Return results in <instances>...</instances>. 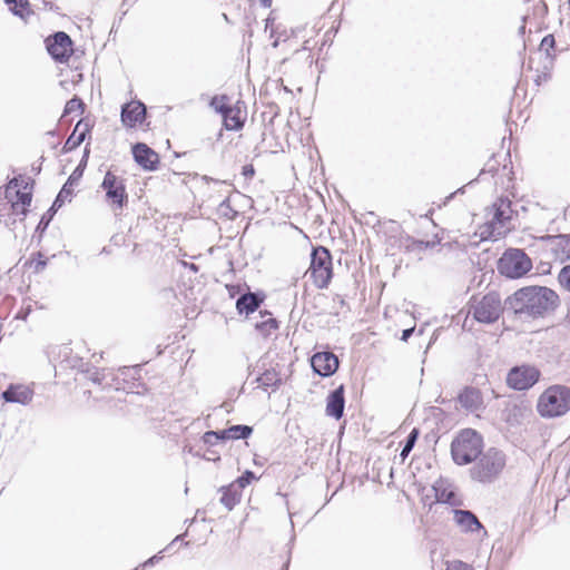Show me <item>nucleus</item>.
<instances>
[{
  "instance_id": "nucleus-1",
  "label": "nucleus",
  "mask_w": 570,
  "mask_h": 570,
  "mask_svg": "<svg viewBox=\"0 0 570 570\" xmlns=\"http://www.w3.org/2000/svg\"><path fill=\"white\" fill-rule=\"evenodd\" d=\"M559 295L547 286H524L505 299V307L522 318H538L553 312Z\"/></svg>"
},
{
  "instance_id": "nucleus-2",
  "label": "nucleus",
  "mask_w": 570,
  "mask_h": 570,
  "mask_svg": "<svg viewBox=\"0 0 570 570\" xmlns=\"http://www.w3.org/2000/svg\"><path fill=\"white\" fill-rule=\"evenodd\" d=\"M507 463L505 454L495 448L481 453L470 469L472 480L480 483H492L503 471Z\"/></svg>"
},
{
  "instance_id": "nucleus-3",
  "label": "nucleus",
  "mask_w": 570,
  "mask_h": 570,
  "mask_svg": "<svg viewBox=\"0 0 570 570\" xmlns=\"http://www.w3.org/2000/svg\"><path fill=\"white\" fill-rule=\"evenodd\" d=\"M483 450L482 436L472 429H465L451 443V455L459 465L474 462Z\"/></svg>"
},
{
  "instance_id": "nucleus-4",
  "label": "nucleus",
  "mask_w": 570,
  "mask_h": 570,
  "mask_svg": "<svg viewBox=\"0 0 570 570\" xmlns=\"http://www.w3.org/2000/svg\"><path fill=\"white\" fill-rule=\"evenodd\" d=\"M537 410L542 417H558L570 410V387L549 386L539 397Z\"/></svg>"
},
{
  "instance_id": "nucleus-5",
  "label": "nucleus",
  "mask_w": 570,
  "mask_h": 570,
  "mask_svg": "<svg viewBox=\"0 0 570 570\" xmlns=\"http://www.w3.org/2000/svg\"><path fill=\"white\" fill-rule=\"evenodd\" d=\"M307 272L317 288L323 289L328 286L333 277V267L331 252L326 247L318 246L312 249Z\"/></svg>"
},
{
  "instance_id": "nucleus-6",
  "label": "nucleus",
  "mask_w": 570,
  "mask_h": 570,
  "mask_svg": "<svg viewBox=\"0 0 570 570\" xmlns=\"http://www.w3.org/2000/svg\"><path fill=\"white\" fill-rule=\"evenodd\" d=\"M532 268L530 257L518 248H510L504 252L498 262V271L501 275L515 279L525 275Z\"/></svg>"
},
{
  "instance_id": "nucleus-7",
  "label": "nucleus",
  "mask_w": 570,
  "mask_h": 570,
  "mask_svg": "<svg viewBox=\"0 0 570 570\" xmlns=\"http://www.w3.org/2000/svg\"><path fill=\"white\" fill-rule=\"evenodd\" d=\"M100 187L106 191V200L111 209L117 213L128 203L125 180L108 170L102 179Z\"/></svg>"
},
{
  "instance_id": "nucleus-8",
  "label": "nucleus",
  "mask_w": 570,
  "mask_h": 570,
  "mask_svg": "<svg viewBox=\"0 0 570 570\" xmlns=\"http://www.w3.org/2000/svg\"><path fill=\"white\" fill-rule=\"evenodd\" d=\"M473 317L485 324H492L499 320L502 313L500 295L497 292H490L478 301L473 306Z\"/></svg>"
},
{
  "instance_id": "nucleus-9",
  "label": "nucleus",
  "mask_w": 570,
  "mask_h": 570,
  "mask_svg": "<svg viewBox=\"0 0 570 570\" xmlns=\"http://www.w3.org/2000/svg\"><path fill=\"white\" fill-rule=\"evenodd\" d=\"M540 379V371L530 365L512 367L507 375V384L515 391L531 389Z\"/></svg>"
},
{
  "instance_id": "nucleus-10",
  "label": "nucleus",
  "mask_w": 570,
  "mask_h": 570,
  "mask_svg": "<svg viewBox=\"0 0 570 570\" xmlns=\"http://www.w3.org/2000/svg\"><path fill=\"white\" fill-rule=\"evenodd\" d=\"M46 45L50 56L60 62L66 61L72 52V40L63 31L53 33L46 40Z\"/></svg>"
},
{
  "instance_id": "nucleus-11",
  "label": "nucleus",
  "mask_w": 570,
  "mask_h": 570,
  "mask_svg": "<svg viewBox=\"0 0 570 570\" xmlns=\"http://www.w3.org/2000/svg\"><path fill=\"white\" fill-rule=\"evenodd\" d=\"M313 371L322 377L332 376L338 368V358L333 352H318L311 358Z\"/></svg>"
},
{
  "instance_id": "nucleus-12",
  "label": "nucleus",
  "mask_w": 570,
  "mask_h": 570,
  "mask_svg": "<svg viewBox=\"0 0 570 570\" xmlns=\"http://www.w3.org/2000/svg\"><path fill=\"white\" fill-rule=\"evenodd\" d=\"M258 370H263L262 373L258 374V376L255 379V382L259 384V387L267 390L268 387H272L273 390H276L282 384V379L279 375V371L277 370L278 364L271 365L267 367V362L265 357H262L256 365Z\"/></svg>"
},
{
  "instance_id": "nucleus-13",
  "label": "nucleus",
  "mask_w": 570,
  "mask_h": 570,
  "mask_svg": "<svg viewBox=\"0 0 570 570\" xmlns=\"http://www.w3.org/2000/svg\"><path fill=\"white\" fill-rule=\"evenodd\" d=\"M120 117L125 127L135 128L145 120L146 106L138 100L127 102L121 107Z\"/></svg>"
},
{
  "instance_id": "nucleus-14",
  "label": "nucleus",
  "mask_w": 570,
  "mask_h": 570,
  "mask_svg": "<svg viewBox=\"0 0 570 570\" xmlns=\"http://www.w3.org/2000/svg\"><path fill=\"white\" fill-rule=\"evenodd\" d=\"M135 161L146 170H156L159 164L158 154L144 142L132 146Z\"/></svg>"
},
{
  "instance_id": "nucleus-15",
  "label": "nucleus",
  "mask_w": 570,
  "mask_h": 570,
  "mask_svg": "<svg viewBox=\"0 0 570 570\" xmlns=\"http://www.w3.org/2000/svg\"><path fill=\"white\" fill-rule=\"evenodd\" d=\"M345 389L341 384L333 390L326 397V415L335 420H340L344 414L345 409Z\"/></svg>"
},
{
  "instance_id": "nucleus-16",
  "label": "nucleus",
  "mask_w": 570,
  "mask_h": 570,
  "mask_svg": "<svg viewBox=\"0 0 570 570\" xmlns=\"http://www.w3.org/2000/svg\"><path fill=\"white\" fill-rule=\"evenodd\" d=\"M458 401L469 412H475L483 407L482 393L473 386L464 387L458 395Z\"/></svg>"
},
{
  "instance_id": "nucleus-17",
  "label": "nucleus",
  "mask_w": 570,
  "mask_h": 570,
  "mask_svg": "<svg viewBox=\"0 0 570 570\" xmlns=\"http://www.w3.org/2000/svg\"><path fill=\"white\" fill-rule=\"evenodd\" d=\"M454 521L463 532H476L484 530V527L479 521L478 517L470 510H453Z\"/></svg>"
},
{
  "instance_id": "nucleus-18",
  "label": "nucleus",
  "mask_w": 570,
  "mask_h": 570,
  "mask_svg": "<svg viewBox=\"0 0 570 570\" xmlns=\"http://www.w3.org/2000/svg\"><path fill=\"white\" fill-rule=\"evenodd\" d=\"M33 392L28 386L10 384L1 394L8 403L28 404L32 400Z\"/></svg>"
},
{
  "instance_id": "nucleus-19",
  "label": "nucleus",
  "mask_w": 570,
  "mask_h": 570,
  "mask_svg": "<svg viewBox=\"0 0 570 570\" xmlns=\"http://www.w3.org/2000/svg\"><path fill=\"white\" fill-rule=\"evenodd\" d=\"M265 295L256 292H248L242 294L236 301V308L239 314H250L254 313L261 304L264 302Z\"/></svg>"
},
{
  "instance_id": "nucleus-20",
  "label": "nucleus",
  "mask_w": 570,
  "mask_h": 570,
  "mask_svg": "<svg viewBox=\"0 0 570 570\" xmlns=\"http://www.w3.org/2000/svg\"><path fill=\"white\" fill-rule=\"evenodd\" d=\"M89 131H90V125L88 122H85L82 119L79 120L77 122L73 131L66 140V142L62 147V153L67 154L71 150L76 149L78 146H80L85 141Z\"/></svg>"
},
{
  "instance_id": "nucleus-21",
  "label": "nucleus",
  "mask_w": 570,
  "mask_h": 570,
  "mask_svg": "<svg viewBox=\"0 0 570 570\" xmlns=\"http://www.w3.org/2000/svg\"><path fill=\"white\" fill-rule=\"evenodd\" d=\"M548 239L556 258L560 261L570 259V234L550 235Z\"/></svg>"
},
{
  "instance_id": "nucleus-22",
  "label": "nucleus",
  "mask_w": 570,
  "mask_h": 570,
  "mask_svg": "<svg viewBox=\"0 0 570 570\" xmlns=\"http://www.w3.org/2000/svg\"><path fill=\"white\" fill-rule=\"evenodd\" d=\"M219 115L223 117L224 126L227 130H239L244 126L242 111L237 106L229 108H219Z\"/></svg>"
},
{
  "instance_id": "nucleus-23",
  "label": "nucleus",
  "mask_w": 570,
  "mask_h": 570,
  "mask_svg": "<svg viewBox=\"0 0 570 570\" xmlns=\"http://www.w3.org/2000/svg\"><path fill=\"white\" fill-rule=\"evenodd\" d=\"M511 200L508 198H499L494 203L493 223L499 224L501 227H507L508 222L512 218Z\"/></svg>"
},
{
  "instance_id": "nucleus-24",
  "label": "nucleus",
  "mask_w": 570,
  "mask_h": 570,
  "mask_svg": "<svg viewBox=\"0 0 570 570\" xmlns=\"http://www.w3.org/2000/svg\"><path fill=\"white\" fill-rule=\"evenodd\" d=\"M220 503L228 510L232 511L236 504L239 503L242 498V491L237 488V484L230 483L229 485L222 487Z\"/></svg>"
},
{
  "instance_id": "nucleus-25",
  "label": "nucleus",
  "mask_w": 570,
  "mask_h": 570,
  "mask_svg": "<svg viewBox=\"0 0 570 570\" xmlns=\"http://www.w3.org/2000/svg\"><path fill=\"white\" fill-rule=\"evenodd\" d=\"M439 240H420L415 239L413 237L406 236L403 240L401 246L404 247L406 252H423L428 248H433L434 246L439 245Z\"/></svg>"
},
{
  "instance_id": "nucleus-26",
  "label": "nucleus",
  "mask_w": 570,
  "mask_h": 570,
  "mask_svg": "<svg viewBox=\"0 0 570 570\" xmlns=\"http://www.w3.org/2000/svg\"><path fill=\"white\" fill-rule=\"evenodd\" d=\"M4 2L9 6L10 11L26 20L31 13L30 3L28 0H4Z\"/></svg>"
},
{
  "instance_id": "nucleus-27",
  "label": "nucleus",
  "mask_w": 570,
  "mask_h": 570,
  "mask_svg": "<svg viewBox=\"0 0 570 570\" xmlns=\"http://www.w3.org/2000/svg\"><path fill=\"white\" fill-rule=\"evenodd\" d=\"M264 316H268L266 320L262 322H257L255 324V328L264 336H269L273 332H275L278 328V322L276 318L272 317L269 312H265Z\"/></svg>"
},
{
  "instance_id": "nucleus-28",
  "label": "nucleus",
  "mask_w": 570,
  "mask_h": 570,
  "mask_svg": "<svg viewBox=\"0 0 570 570\" xmlns=\"http://www.w3.org/2000/svg\"><path fill=\"white\" fill-rule=\"evenodd\" d=\"M82 175H83L82 164L79 163V165L76 167V169L68 177L67 181L63 184L62 188L60 189V193L66 195V197L70 198L72 195V187L79 183Z\"/></svg>"
},
{
  "instance_id": "nucleus-29",
  "label": "nucleus",
  "mask_w": 570,
  "mask_h": 570,
  "mask_svg": "<svg viewBox=\"0 0 570 570\" xmlns=\"http://www.w3.org/2000/svg\"><path fill=\"white\" fill-rule=\"evenodd\" d=\"M435 491L436 501L440 503H446L450 505H458L459 501L453 490L443 488L442 484H436L433 487Z\"/></svg>"
},
{
  "instance_id": "nucleus-30",
  "label": "nucleus",
  "mask_w": 570,
  "mask_h": 570,
  "mask_svg": "<svg viewBox=\"0 0 570 570\" xmlns=\"http://www.w3.org/2000/svg\"><path fill=\"white\" fill-rule=\"evenodd\" d=\"M253 433V428L245 424L232 425L227 429L229 440H245Z\"/></svg>"
},
{
  "instance_id": "nucleus-31",
  "label": "nucleus",
  "mask_w": 570,
  "mask_h": 570,
  "mask_svg": "<svg viewBox=\"0 0 570 570\" xmlns=\"http://www.w3.org/2000/svg\"><path fill=\"white\" fill-rule=\"evenodd\" d=\"M31 199H32L31 191H21L19 189L16 190V200L14 202L20 204V206H21L20 222H23V219L26 218L27 214L29 213L28 207L31 204Z\"/></svg>"
},
{
  "instance_id": "nucleus-32",
  "label": "nucleus",
  "mask_w": 570,
  "mask_h": 570,
  "mask_svg": "<svg viewBox=\"0 0 570 570\" xmlns=\"http://www.w3.org/2000/svg\"><path fill=\"white\" fill-rule=\"evenodd\" d=\"M31 199H32L31 191H21L19 189L16 190V200L14 202L20 204V206H21L20 222H23V219L26 218L27 214L29 213L28 207L31 204Z\"/></svg>"
},
{
  "instance_id": "nucleus-33",
  "label": "nucleus",
  "mask_w": 570,
  "mask_h": 570,
  "mask_svg": "<svg viewBox=\"0 0 570 570\" xmlns=\"http://www.w3.org/2000/svg\"><path fill=\"white\" fill-rule=\"evenodd\" d=\"M417 438H419V430L417 429H413L409 435L406 436V441H405V444L403 445V449L401 451V458L402 460H405V458L410 454V452L413 450L416 441H417Z\"/></svg>"
},
{
  "instance_id": "nucleus-34",
  "label": "nucleus",
  "mask_w": 570,
  "mask_h": 570,
  "mask_svg": "<svg viewBox=\"0 0 570 570\" xmlns=\"http://www.w3.org/2000/svg\"><path fill=\"white\" fill-rule=\"evenodd\" d=\"M83 109H85L83 101L78 97H73L69 101H67L62 117H65L69 114H72V112L82 114Z\"/></svg>"
},
{
  "instance_id": "nucleus-35",
  "label": "nucleus",
  "mask_w": 570,
  "mask_h": 570,
  "mask_svg": "<svg viewBox=\"0 0 570 570\" xmlns=\"http://www.w3.org/2000/svg\"><path fill=\"white\" fill-rule=\"evenodd\" d=\"M558 282L561 288L570 293V264L560 269L558 274Z\"/></svg>"
},
{
  "instance_id": "nucleus-36",
  "label": "nucleus",
  "mask_w": 570,
  "mask_h": 570,
  "mask_svg": "<svg viewBox=\"0 0 570 570\" xmlns=\"http://www.w3.org/2000/svg\"><path fill=\"white\" fill-rule=\"evenodd\" d=\"M228 101H229V97L227 95H219V96H214L210 101H209V106L217 112L219 114V108L222 107V109L224 108H229L230 105H228Z\"/></svg>"
},
{
  "instance_id": "nucleus-37",
  "label": "nucleus",
  "mask_w": 570,
  "mask_h": 570,
  "mask_svg": "<svg viewBox=\"0 0 570 570\" xmlns=\"http://www.w3.org/2000/svg\"><path fill=\"white\" fill-rule=\"evenodd\" d=\"M53 218V215L51 213H48L46 212L41 218H40V222L38 224V226L36 227V236H38V239L40 240L41 237H42V234L46 232V229L48 228L50 222L52 220Z\"/></svg>"
},
{
  "instance_id": "nucleus-38",
  "label": "nucleus",
  "mask_w": 570,
  "mask_h": 570,
  "mask_svg": "<svg viewBox=\"0 0 570 570\" xmlns=\"http://www.w3.org/2000/svg\"><path fill=\"white\" fill-rule=\"evenodd\" d=\"M253 480H256V475L253 471L246 470L239 478H237L233 484H237V488L242 491L248 484L252 483Z\"/></svg>"
},
{
  "instance_id": "nucleus-39",
  "label": "nucleus",
  "mask_w": 570,
  "mask_h": 570,
  "mask_svg": "<svg viewBox=\"0 0 570 570\" xmlns=\"http://www.w3.org/2000/svg\"><path fill=\"white\" fill-rule=\"evenodd\" d=\"M66 200H70L69 197H66V195L61 194L60 191L56 196L51 207L47 210L48 213H51L53 216L58 212L59 208H61Z\"/></svg>"
},
{
  "instance_id": "nucleus-40",
  "label": "nucleus",
  "mask_w": 570,
  "mask_h": 570,
  "mask_svg": "<svg viewBox=\"0 0 570 570\" xmlns=\"http://www.w3.org/2000/svg\"><path fill=\"white\" fill-rule=\"evenodd\" d=\"M445 566V570H473L470 564L461 560L446 561Z\"/></svg>"
},
{
  "instance_id": "nucleus-41",
  "label": "nucleus",
  "mask_w": 570,
  "mask_h": 570,
  "mask_svg": "<svg viewBox=\"0 0 570 570\" xmlns=\"http://www.w3.org/2000/svg\"><path fill=\"white\" fill-rule=\"evenodd\" d=\"M556 40L552 35H547L540 45L541 50H544L548 56H550V49L554 48Z\"/></svg>"
},
{
  "instance_id": "nucleus-42",
  "label": "nucleus",
  "mask_w": 570,
  "mask_h": 570,
  "mask_svg": "<svg viewBox=\"0 0 570 570\" xmlns=\"http://www.w3.org/2000/svg\"><path fill=\"white\" fill-rule=\"evenodd\" d=\"M37 256L39 257L37 261H32L31 264H33V269L36 273H39L45 269L47 266V259L43 258L42 254L40 252L37 253Z\"/></svg>"
},
{
  "instance_id": "nucleus-43",
  "label": "nucleus",
  "mask_w": 570,
  "mask_h": 570,
  "mask_svg": "<svg viewBox=\"0 0 570 570\" xmlns=\"http://www.w3.org/2000/svg\"><path fill=\"white\" fill-rule=\"evenodd\" d=\"M216 438V432L215 431H207L204 433V435L202 436V440L203 442L206 444V445H209V446H213L215 444H217V440L215 439Z\"/></svg>"
},
{
  "instance_id": "nucleus-44",
  "label": "nucleus",
  "mask_w": 570,
  "mask_h": 570,
  "mask_svg": "<svg viewBox=\"0 0 570 570\" xmlns=\"http://www.w3.org/2000/svg\"><path fill=\"white\" fill-rule=\"evenodd\" d=\"M163 557L159 556V554H155L151 558H149L148 560H146L144 563H141L139 567L136 568V570H138L139 568H148V567H151L154 564H156Z\"/></svg>"
},
{
  "instance_id": "nucleus-45",
  "label": "nucleus",
  "mask_w": 570,
  "mask_h": 570,
  "mask_svg": "<svg viewBox=\"0 0 570 570\" xmlns=\"http://www.w3.org/2000/svg\"><path fill=\"white\" fill-rule=\"evenodd\" d=\"M242 174L246 177V178H252L254 175H255V169H254V166L253 165H245L243 167V171Z\"/></svg>"
},
{
  "instance_id": "nucleus-46",
  "label": "nucleus",
  "mask_w": 570,
  "mask_h": 570,
  "mask_svg": "<svg viewBox=\"0 0 570 570\" xmlns=\"http://www.w3.org/2000/svg\"><path fill=\"white\" fill-rule=\"evenodd\" d=\"M11 214L10 215H13V216H21V206L20 204H18L17 202H11Z\"/></svg>"
},
{
  "instance_id": "nucleus-47",
  "label": "nucleus",
  "mask_w": 570,
  "mask_h": 570,
  "mask_svg": "<svg viewBox=\"0 0 570 570\" xmlns=\"http://www.w3.org/2000/svg\"><path fill=\"white\" fill-rule=\"evenodd\" d=\"M19 179L18 178H13L10 183H9V186L7 187V190H6V197L9 198L10 197V194H11V189L12 188H17L19 187V184H18Z\"/></svg>"
},
{
  "instance_id": "nucleus-48",
  "label": "nucleus",
  "mask_w": 570,
  "mask_h": 570,
  "mask_svg": "<svg viewBox=\"0 0 570 570\" xmlns=\"http://www.w3.org/2000/svg\"><path fill=\"white\" fill-rule=\"evenodd\" d=\"M216 432V440L217 442L218 441H227L229 440V436L227 435V429L225 430H220V431H215Z\"/></svg>"
},
{
  "instance_id": "nucleus-49",
  "label": "nucleus",
  "mask_w": 570,
  "mask_h": 570,
  "mask_svg": "<svg viewBox=\"0 0 570 570\" xmlns=\"http://www.w3.org/2000/svg\"><path fill=\"white\" fill-rule=\"evenodd\" d=\"M413 332L414 327L403 330L401 340L406 342L412 336Z\"/></svg>"
},
{
  "instance_id": "nucleus-50",
  "label": "nucleus",
  "mask_w": 570,
  "mask_h": 570,
  "mask_svg": "<svg viewBox=\"0 0 570 570\" xmlns=\"http://www.w3.org/2000/svg\"><path fill=\"white\" fill-rule=\"evenodd\" d=\"M90 380H91L94 383L101 384L102 376H101V374H100V372H99V371H95V372L90 375Z\"/></svg>"
},
{
  "instance_id": "nucleus-51",
  "label": "nucleus",
  "mask_w": 570,
  "mask_h": 570,
  "mask_svg": "<svg viewBox=\"0 0 570 570\" xmlns=\"http://www.w3.org/2000/svg\"><path fill=\"white\" fill-rule=\"evenodd\" d=\"M45 7V9H48V10H53L55 9V4L52 2V0H40Z\"/></svg>"
},
{
  "instance_id": "nucleus-52",
  "label": "nucleus",
  "mask_w": 570,
  "mask_h": 570,
  "mask_svg": "<svg viewBox=\"0 0 570 570\" xmlns=\"http://www.w3.org/2000/svg\"><path fill=\"white\" fill-rule=\"evenodd\" d=\"M88 155H89V149H88V147H86L83 156H82V159L80 160V163L82 164V168L83 169H85V167L87 165Z\"/></svg>"
},
{
  "instance_id": "nucleus-53",
  "label": "nucleus",
  "mask_w": 570,
  "mask_h": 570,
  "mask_svg": "<svg viewBox=\"0 0 570 570\" xmlns=\"http://www.w3.org/2000/svg\"><path fill=\"white\" fill-rule=\"evenodd\" d=\"M487 171H488V173H494V171H495V167H494V165H490V164H488V165H487V168H484V169L481 171V175L485 174Z\"/></svg>"
},
{
  "instance_id": "nucleus-54",
  "label": "nucleus",
  "mask_w": 570,
  "mask_h": 570,
  "mask_svg": "<svg viewBox=\"0 0 570 570\" xmlns=\"http://www.w3.org/2000/svg\"><path fill=\"white\" fill-rule=\"evenodd\" d=\"M261 3L264 8H269L272 6V0H261Z\"/></svg>"
},
{
  "instance_id": "nucleus-55",
  "label": "nucleus",
  "mask_w": 570,
  "mask_h": 570,
  "mask_svg": "<svg viewBox=\"0 0 570 570\" xmlns=\"http://www.w3.org/2000/svg\"><path fill=\"white\" fill-rule=\"evenodd\" d=\"M16 222H17V219H16V218H12V219H11V217H9V219H8V220H4V223H6V225H7L8 227H11V225H14V224H16Z\"/></svg>"
},
{
  "instance_id": "nucleus-56",
  "label": "nucleus",
  "mask_w": 570,
  "mask_h": 570,
  "mask_svg": "<svg viewBox=\"0 0 570 570\" xmlns=\"http://www.w3.org/2000/svg\"><path fill=\"white\" fill-rule=\"evenodd\" d=\"M219 207H220V209H223V208H229V204H228V202H227V200H224V202H222V204H220V206H219Z\"/></svg>"
},
{
  "instance_id": "nucleus-57",
  "label": "nucleus",
  "mask_w": 570,
  "mask_h": 570,
  "mask_svg": "<svg viewBox=\"0 0 570 570\" xmlns=\"http://www.w3.org/2000/svg\"><path fill=\"white\" fill-rule=\"evenodd\" d=\"M139 371L138 366L127 368V372H134L135 374Z\"/></svg>"
},
{
  "instance_id": "nucleus-58",
  "label": "nucleus",
  "mask_w": 570,
  "mask_h": 570,
  "mask_svg": "<svg viewBox=\"0 0 570 570\" xmlns=\"http://www.w3.org/2000/svg\"><path fill=\"white\" fill-rule=\"evenodd\" d=\"M458 193H463V188H459L455 193L451 194L449 198H452Z\"/></svg>"
},
{
  "instance_id": "nucleus-59",
  "label": "nucleus",
  "mask_w": 570,
  "mask_h": 570,
  "mask_svg": "<svg viewBox=\"0 0 570 570\" xmlns=\"http://www.w3.org/2000/svg\"><path fill=\"white\" fill-rule=\"evenodd\" d=\"M190 268L195 272H197L198 267L195 264H190Z\"/></svg>"
},
{
  "instance_id": "nucleus-60",
  "label": "nucleus",
  "mask_w": 570,
  "mask_h": 570,
  "mask_svg": "<svg viewBox=\"0 0 570 570\" xmlns=\"http://www.w3.org/2000/svg\"><path fill=\"white\" fill-rule=\"evenodd\" d=\"M208 460H214V461H218L220 460V458L218 455H216L215 458H207Z\"/></svg>"
},
{
  "instance_id": "nucleus-61",
  "label": "nucleus",
  "mask_w": 570,
  "mask_h": 570,
  "mask_svg": "<svg viewBox=\"0 0 570 570\" xmlns=\"http://www.w3.org/2000/svg\"><path fill=\"white\" fill-rule=\"evenodd\" d=\"M338 298H340V305H344L345 301L340 296H338Z\"/></svg>"
},
{
  "instance_id": "nucleus-62",
  "label": "nucleus",
  "mask_w": 570,
  "mask_h": 570,
  "mask_svg": "<svg viewBox=\"0 0 570 570\" xmlns=\"http://www.w3.org/2000/svg\"><path fill=\"white\" fill-rule=\"evenodd\" d=\"M180 538H181V535H176V538H175L174 542H175V541H178Z\"/></svg>"
},
{
  "instance_id": "nucleus-63",
  "label": "nucleus",
  "mask_w": 570,
  "mask_h": 570,
  "mask_svg": "<svg viewBox=\"0 0 570 570\" xmlns=\"http://www.w3.org/2000/svg\"><path fill=\"white\" fill-rule=\"evenodd\" d=\"M288 568V561L284 564V570H287Z\"/></svg>"
},
{
  "instance_id": "nucleus-64",
  "label": "nucleus",
  "mask_w": 570,
  "mask_h": 570,
  "mask_svg": "<svg viewBox=\"0 0 570 570\" xmlns=\"http://www.w3.org/2000/svg\"><path fill=\"white\" fill-rule=\"evenodd\" d=\"M524 29H525V27H524V26H522V27L520 28V31H521V32H524Z\"/></svg>"
}]
</instances>
